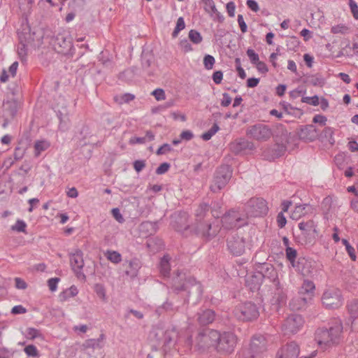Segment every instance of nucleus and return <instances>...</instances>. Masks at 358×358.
Segmentation results:
<instances>
[{"instance_id": "20", "label": "nucleus", "mask_w": 358, "mask_h": 358, "mask_svg": "<svg viewBox=\"0 0 358 358\" xmlns=\"http://www.w3.org/2000/svg\"><path fill=\"white\" fill-rule=\"evenodd\" d=\"M213 332H216V330L208 329L198 335L196 337V343L199 348H206L210 346L215 347V342L210 338Z\"/></svg>"}, {"instance_id": "24", "label": "nucleus", "mask_w": 358, "mask_h": 358, "mask_svg": "<svg viewBox=\"0 0 358 358\" xmlns=\"http://www.w3.org/2000/svg\"><path fill=\"white\" fill-rule=\"evenodd\" d=\"M157 230V224L149 221L142 222L139 226V231L141 236L148 237L155 233Z\"/></svg>"}, {"instance_id": "50", "label": "nucleus", "mask_w": 358, "mask_h": 358, "mask_svg": "<svg viewBox=\"0 0 358 358\" xmlns=\"http://www.w3.org/2000/svg\"><path fill=\"white\" fill-rule=\"evenodd\" d=\"M157 101H163L166 99V95L164 90L158 88L155 90L151 93Z\"/></svg>"}, {"instance_id": "41", "label": "nucleus", "mask_w": 358, "mask_h": 358, "mask_svg": "<svg viewBox=\"0 0 358 358\" xmlns=\"http://www.w3.org/2000/svg\"><path fill=\"white\" fill-rule=\"evenodd\" d=\"M188 36L189 40L194 44H199L203 40L201 34L194 29H191L189 31Z\"/></svg>"}, {"instance_id": "35", "label": "nucleus", "mask_w": 358, "mask_h": 358, "mask_svg": "<svg viewBox=\"0 0 358 358\" xmlns=\"http://www.w3.org/2000/svg\"><path fill=\"white\" fill-rule=\"evenodd\" d=\"M350 317L354 320L358 319V299H352L348 304Z\"/></svg>"}, {"instance_id": "38", "label": "nucleus", "mask_w": 358, "mask_h": 358, "mask_svg": "<svg viewBox=\"0 0 358 358\" xmlns=\"http://www.w3.org/2000/svg\"><path fill=\"white\" fill-rule=\"evenodd\" d=\"M94 291L96 294L97 296L103 301H107L106 291L103 285L101 283H96L94 286Z\"/></svg>"}, {"instance_id": "61", "label": "nucleus", "mask_w": 358, "mask_h": 358, "mask_svg": "<svg viewBox=\"0 0 358 358\" xmlns=\"http://www.w3.org/2000/svg\"><path fill=\"white\" fill-rule=\"evenodd\" d=\"M231 103V98L228 93L222 94V99L221 100V106L227 107Z\"/></svg>"}, {"instance_id": "34", "label": "nucleus", "mask_w": 358, "mask_h": 358, "mask_svg": "<svg viewBox=\"0 0 358 358\" xmlns=\"http://www.w3.org/2000/svg\"><path fill=\"white\" fill-rule=\"evenodd\" d=\"M209 211V206L207 203H201L196 210L195 215L196 220L201 222Z\"/></svg>"}, {"instance_id": "57", "label": "nucleus", "mask_w": 358, "mask_h": 358, "mask_svg": "<svg viewBox=\"0 0 358 358\" xmlns=\"http://www.w3.org/2000/svg\"><path fill=\"white\" fill-rule=\"evenodd\" d=\"M255 66L257 69V71L261 73H266L268 71V68H267V66L266 64L264 62H262V61H259L258 62H257L255 64Z\"/></svg>"}, {"instance_id": "1", "label": "nucleus", "mask_w": 358, "mask_h": 358, "mask_svg": "<svg viewBox=\"0 0 358 358\" xmlns=\"http://www.w3.org/2000/svg\"><path fill=\"white\" fill-rule=\"evenodd\" d=\"M343 327L341 320L334 319L329 323L328 327L318 329L315 334V340L323 350H327L338 345L343 339Z\"/></svg>"}, {"instance_id": "27", "label": "nucleus", "mask_w": 358, "mask_h": 358, "mask_svg": "<svg viewBox=\"0 0 358 358\" xmlns=\"http://www.w3.org/2000/svg\"><path fill=\"white\" fill-rule=\"evenodd\" d=\"M254 148V145L252 143L249 142L248 141L242 138L236 141L231 145V149L235 152H239L243 150L250 149L252 150Z\"/></svg>"}, {"instance_id": "29", "label": "nucleus", "mask_w": 358, "mask_h": 358, "mask_svg": "<svg viewBox=\"0 0 358 358\" xmlns=\"http://www.w3.org/2000/svg\"><path fill=\"white\" fill-rule=\"evenodd\" d=\"M147 247L152 252H156L163 248V241L159 238H150L146 242Z\"/></svg>"}, {"instance_id": "28", "label": "nucleus", "mask_w": 358, "mask_h": 358, "mask_svg": "<svg viewBox=\"0 0 358 358\" xmlns=\"http://www.w3.org/2000/svg\"><path fill=\"white\" fill-rule=\"evenodd\" d=\"M310 208L311 206L309 204L296 205L294 210L291 213L290 217L292 220H299L301 216L305 215L308 210Z\"/></svg>"}, {"instance_id": "23", "label": "nucleus", "mask_w": 358, "mask_h": 358, "mask_svg": "<svg viewBox=\"0 0 358 358\" xmlns=\"http://www.w3.org/2000/svg\"><path fill=\"white\" fill-rule=\"evenodd\" d=\"M105 336L101 334L98 338H90L86 340L83 346L85 349L100 350L104 345Z\"/></svg>"}, {"instance_id": "54", "label": "nucleus", "mask_w": 358, "mask_h": 358, "mask_svg": "<svg viewBox=\"0 0 358 358\" xmlns=\"http://www.w3.org/2000/svg\"><path fill=\"white\" fill-rule=\"evenodd\" d=\"M169 168L170 164L167 162H164L157 167L156 169V173L158 175L164 174L169 171Z\"/></svg>"}, {"instance_id": "59", "label": "nucleus", "mask_w": 358, "mask_h": 358, "mask_svg": "<svg viewBox=\"0 0 358 358\" xmlns=\"http://www.w3.org/2000/svg\"><path fill=\"white\" fill-rule=\"evenodd\" d=\"M213 80L215 84H220L223 78V73L221 71H217L213 73L212 76Z\"/></svg>"}, {"instance_id": "42", "label": "nucleus", "mask_w": 358, "mask_h": 358, "mask_svg": "<svg viewBox=\"0 0 358 358\" xmlns=\"http://www.w3.org/2000/svg\"><path fill=\"white\" fill-rule=\"evenodd\" d=\"M185 27V23L184 18L182 17H180L177 20L176 26L173 31L172 36L173 38L178 36V34L180 31L183 30Z\"/></svg>"}, {"instance_id": "49", "label": "nucleus", "mask_w": 358, "mask_h": 358, "mask_svg": "<svg viewBox=\"0 0 358 358\" xmlns=\"http://www.w3.org/2000/svg\"><path fill=\"white\" fill-rule=\"evenodd\" d=\"M173 150V148L170 144L164 143L160 146L157 150L156 153L157 155H162L167 154Z\"/></svg>"}, {"instance_id": "46", "label": "nucleus", "mask_w": 358, "mask_h": 358, "mask_svg": "<svg viewBox=\"0 0 358 358\" xmlns=\"http://www.w3.org/2000/svg\"><path fill=\"white\" fill-rule=\"evenodd\" d=\"M301 101L303 103L316 106L319 105V97L317 95L313 96H303L301 99Z\"/></svg>"}, {"instance_id": "43", "label": "nucleus", "mask_w": 358, "mask_h": 358, "mask_svg": "<svg viewBox=\"0 0 358 358\" xmlns=\"http://www.w3.org/2000/svg\"><path fill=\"white\" fill-rule=\"evenodd\" d=\"M27 224L22 220H17L14 225L11 227L13 231L17 232H25Z\"/></svg>"}, {"instance_id": "56", "label": "nucleus", "mask_w": 358, "mask_h": 358, "mask_svg": "<svg viewBox=\"0 0 358 358\" xmlns=\"http://www.w3.org/2000/svg\"><path fill=\"white\" fill-rule=\"evenodd\" d=\"M237 21H238V25L240 27V29H241L242 33L247 32L248 27L244 20L243 16L242 15H238Z\"/></svg>"}, {"instance_id": "62", "label": "nucleus", "mask_w": 358, "mask_h": 358, "mask_svg": "<svg viewBox=\"0 0 358 358\" xmlns=\"http://www.w3.org/2000/svg\"><path fill=\"white\" fill-rule=\"evenodd\" d=\"M313 121L315 123H319L320 124L324 126L326 124L327 118L322 115H316L314 116Z\"/></svg>"}, {"instance_id": "21", "label": "nucleus", "mask_w": 358, "mask_h": 358, "mask_svg": "<svg viewBox=\"0 0 358 358\" xmlns=\"http://www.w3.org/2000/svg\"><path fill=\"white\" fill-rule=\"evenodd\" d=\"M301 139L313 141L318 137V131L313 124L303 126L299 133Z\"/></svg>"}, {"instance_id": "33", "label": "nucleus", "mask_w": 358, "mask_h": 358, "mask_svg": "<svg viewBox=\"0 0 358 358\" xmlns=\"http://www.w3.org/2000/svg\"><path fill=\"white\" fill-rule=\"evenodd\" d=\"M201 1L203 4V8L205 11L208 14L210 15H213V14H217V15H220V13L217 12L213 0H201Z\"/></svg>"}, {"instance_id": "48", "label": "nucleus", "mask_w": 358, "mask_h": 358, "mask_svg": "<svg viewBox=\"0 0 358 358\" xmlns=\"http://www.w3.org/2000/svg\"><path fill=\"white\" fill-rule=\"evenodd\" d=\"M348 28L344 24H337L331 27V32L333 34H345L348 32Z\"/></svg>"}, {"instance_id": "4", "label": "nucleus", "mask_w": 358, "mask_h": 358, "mask_svg": "<svg viewBox=\"0 0 358 358\" xmlns=\"http://www.w3.org/2000/svg\"><path fill=\"white\" fill-rule=\"evenodd\" d=\"M315 286L313 281L305 280L299 291L298 296L289 302L290 308L294 310L305 308L314 296Z\"/></svg>"}, {"instance_id": "7", "label": "nucleus", "mask_w": 358, "mask_h": 358, "mask_svg": "<svg viewBox=\"0 0 358 358\" xmlns=\"http://www.w3.org/2000/svg\"><path fill=\"white\" fill-rule=\"evenodd\" d=\"M232 176V171L230 166L223 165L219 167L214 176V179L210 185V189L213 192H217L223 189L230 180Z\"/></svg>"}, {"instance_id": "3", "label": "nucleus", "mask_w": 358, "mask_h": 358, "mask_svg": "<svg viewBox=\"0 0 358 358\" xmlns=\"http://www.w3.org/2000/svg\"><path fill=\"white\" fill-rule=\"evenodd\" d=\"M173 288L176 291H185L188 296L194 294L196 299L201 296L203 288L199 282H197L192 277H186L185 273L180 272L177 276L173 279Z\"/></svg>"}, {"instance_id": "26", "label": "nucleus", "mask_w": 358, "mask_h": 358, "mask_svg": "<svg viewBox=\"0 0 358 358\" xmlns=\"http://www.w3.org/2000/svg\"><path fill=\"white\" fill-rule=\"evenodd\" d=\"M197 316V320L201 324H207L215 320V314L212 310L206 309L198 313Z\"/></svg>"}, {"instance_id": "19", "label": "nucleus", "mask_w": 358, "mask_h": 358, "mask_svg": "<svg viewBox=\"0 0 358 358\" xmlns=\"http://www.w3.org/2000/svg\"><path fill=\"white\" fill-rule=\"evenodd\" d=\"M266 338L264 336L255 335L251 340L248 351L262 355L266 350Z\"/></svg>"}, {"instance_id": "40", "label": "nucleus", "mask_w": 358, "mask_h": 358, "mask_svg": "<svg viewBox=\"0 0 358 358\" xmlns=\"http://www.w3.org/2000/svg\"><path fill=\"white\" fill-rule=\"evenodd\" d=\"M220 129L217 124L215 123L213 127L206 132L203 133L201 138L203 141H209Z\"/></svg>"}, {"instance_id": "2", "label": "nucleus", "mask_w": 358, "mask_h": 358, "mask_svg": "<svg viewBox=\"0 0 358 358\" xmlns=\"http://www.w3.org/2000/svg\"><path fill=\"white\" fill-rule=\"evenodd\" d=\"M278 133L273 132L269 125L264 123H256L248 127L246 129V135L249 138L259 142L268 141L271 137L284 139L287 136V131L284 125L278 124L275 126Z\"/></svg>"}, {"instance_id": "31", "label": "nucleus", "mask_w": 358, "mask_h": 358, "mask_svg": "<svg viewBox=\"0 0 358 358\" xmlns=\"http://www.w3.org/2000/svg\"><path fill=\"white\" fill-rule=\"evenodd\" d=\"M25 336L30 340H34L35 338H41L43 339L44 336L40 329L34 328V327H28L25 331Z\"/></svg>"}, {"instance_id": "44", "label": "nucleus", "mask_w": 358, "mask_h": 358, "mask_svg": "<svg viewBox=\"0 0 358 358\" xmlns=\"http://www.w3.org/2000/svg\"><path fill=\"white\" fill-rule=\"evenodd\" d=\"M215 58L210 55H206L203 58V65L206 69L210 70L213 68L215 64Z\"/></svg>"}, {"instance_id": "36", "label": "nucleus", "mask_w": 358, "mask_h": 358, "mask_svg": "<svg viewBox=\"0 0 358 358\" xmlns=\"http://www.w3.org/2000/svg\"><path fill=\"white\" fill-rule=\"evenodd\" d=\"M105 256L109 261L114 264H118L122 261L121 254L115 250H107L105 252Z\"/></svg>"}, {"instance_id": "45", "label": "nucleus", "mask_w": 358, "mask_h": 358, "mask_svg": "<svg viewBox=\"0 0 358 358\" xmlns=\"http://www.w3.org/2000/svg\"><path fill=\"white\" fill-rule=\"evenodd\" d=\"M24 352L28 357H38V352L36 346L34 345H29L24 349Z\"/></svg>"}, {"instance_id": "58", "label": "nucleus", "mask_w": 358, "mask_h": 358, "mask_svg": "<svg viewBox=\"0 0 358 358\" xmlns=\"http://www.w3.org/2000/svg\"><path fill=\"white\" fill-rule=\"evenodd\" d=\"M180 137L182 140L189 141L193 138L194 134L190 130H185L181 132Z\"/></svg>"}, {"instance_id": "9", "label": "nucleus", "mask_w": 358, "mask_h": 358, "mask_svg": "<svg viewBox=\"0 0 358 358\" xmlns=\"http://www.w3.org/2000/svg\"><path fill=\"white\" fill-rule=\"evenodd\" d=\"M268 208L266 200L255 197L250 199L245 204V211L248 216L260 217L267 213Z\"/></svg>"}, {"instance_id": "22", "label": "nucleus", "mask_w": 358, "mask_h": 358, "mask_svg": "<svg viewBox=\"0 0 358 358\" xmlns=\"http://www.w3.org/2000/svg\"><path fill=\"white\" fill-rule=\"evenodd\" d=\"M125 266V273L131 278H136L141 268V263L137 259L126 261L123 264Z\"/></svg>"}, {"instance_id": "55", "label": "nucleus", "mask_w": 358, "mask_h": 358, "mask_svg": "<svg viewBox=\"0 0 358 358\" xmlns=\"http://www.w3.org/2000/svg\"><path fill=\"white\" fill-rule=\"evenodd\" d=\"M277 223H278V226L280 228H283L285 226V224L287 223V220H286V217L284 215L283 212H280L278 214V215H277Z\"/></svg>"}, {"instance_id": "17", "label": "nucleus", "mask_w": 358, "mask_h": 358, "mask_svg": "<svg viewBox=\"0 0 358 358\" xmlns=\"http://www.w3.org/2000/svg\"><path fill=\"white\" fill-rule=\"evenodd\" d=\"M299 348L294 342L282 346L277 353L278 358H299Z\"/></svg>"}, {"instance_id": "15", "label": "nucleus", "mask_w": 358, "mask_h": 358, "mask_svg": "<svg viewBox=\"0 0 358 358\" xmlns=\"http://www.w3.org/2000/svg\"><path fill=\"white\" fill-rule=\"evenodd\" d=\"M259 269L262 278L268 279L276 287L279 285L278 272L272 264L263 263L259 266Z\"/></svg>"}, {"instance_id": "25", "label": "nucleus", "mask_w": 358, "mask_h": 358, "mask_svg": "<svg viewBox=\"0 0 358 358\" xmlns=\"http://www.w3.org/2000/svg\"><path fill=\"white\" fill-rule=\"evenodd\" d=\"M299 228L306 235L310 236L317 234V224L312 220L307 222H301L299 223Z\"/></svg>"}, {"instance_id": "63", "label": "nucleus", "mask_w": 358, "mask_h": 358, "mask_svg": "<svg viewBox=\"0 0 358 358\" xmlns=\"http://www.w3.org/2000/svg\"><path fill=\"white\" fill-rule=\"evenodd\" d=\"M13 355V352L11 350L6 348H0V358H11Z\"/></svg>"}, {"instance_id": "8", "label": "nucleus", "mask_w": 358, "mask_h": 358, "mask_svg": "<svg viewBox=\"0 0 358 358\" xmlns=\"http://www.w3.org/2000/svg\"><path fill=\"white\" fill-rule=\"evenodd\" d=\"M322 305L328 309H336L343 303V299L340 289L331 287L325 289L322 294Z\"/></svg>"}, {"instance_id": "12", "label": "nucleus", "mask_w": 358, "mask_h": 358, "mask_svg": "<svg viewBox=\"0 0 358 358\" xmlns=\"http://www.w3.org/2000/svg\"><path fill=\"white\" fill-rule=\"evenodd\" d=\"M222 227L226 229L241 227L246 224L244 218H242L238 212L230 210L226 213L221 220Z\"/></svg>"}, {"instance_id": "11", "label": "nucleus", "mask_w": 358, "mask_h": 358, "mask_svg": "<svg viewBox=\"0 0 358 358\" xmlns=\"http://www.w3.org/2000/svg\"><path fill=\"white\" fill-rule=\"evenodd\" d=\"M70 264L76 276L82 281L86 280V275L83 271L84 266L83 253L80 249L75 250L70 254Z\"/></svg>"}, {"instance_id": "53", "label": "nucleus", "mask_w": 358, "mask_h": 358, "mask_svg": "<svg viewBox=\"0 0 358 358\" xmlns=\"http://www.w3.org/2000/svg\"><path fill=\"white\" fill-rule=\"evenodd\" d=\"M349 6L353 17L358 20V6L354 0H349Z\"/></svg>"}, {"instance_id": "64", "label": "nucleus", "mask_w": 358, "mask_h": 358, "mask_svg": "<svg viewBox=\"0 0 358 358\" xmlns=\"http://www.w3.org/2000/svg\"><path fill=\"white\" fill-rule=\"evenodd\" d=\"M15 287L19 289H24L27 287L26 282L20 278H15Z\"/></svg>"}, {"instance_id": "37", "label": "nucleus", "mask_w": 358, "mask_h": 358, "mask_svg": "<svg viewBox=\"0 0 358 358\" xmlns=\"http://www.w3.org/2000/svg\"><path fill=\"white\" fill-rule=\"evenodd\" d=\"M177 336L178 334L174 328H172L171 329H167L164 335V343L166 345L171 344L176 341Z\"/></svg>"}, {"instance_id": "52", "label": "nucleus", "mask_w": 358, "mask_h": 358, "mask_svg": "<svg viewBox=\"0 0 358 358\" xmlns=\"http://www.w3.org/2000/svg\"><path fill=\"white\" fill-rule=\"evenodd\" d=\"M60 279L59 278H52L48 280V285L51 292H55L57 289V284Z\"/></svg>"}, {"instance_id": "39", "label": "nucleus", "mask_w": 358, "mask_h": 358, "mask_svg": "<svg viewBox=\"0 0 358 358\" xmlns=\"http://www.w3.org/2000/svg\"><path fill=\"white\" fill-rule=\"evenodd\" d=\"M285 255L287 259L290 262L292 267L296 266V259L297 256L296 250L293 248H285Z\"/></svg>"}, {"instance_id": "14", "label": "nucleus", "mask_w": 358, "mask_h": 358, "mask_svg": "<svg viewBox=\"0 0 358 358\" xmlns=\"http://www.w3.org/2000/svg\"><path fill=\"white\" fill-rule=\"evenodd\" d=\"M227 247L232 255L240 256L245 252V240L236 234L233 235L227 240Z\"/></svg>"}, {"instance_id": "10", "label": "nucleus", "mask_w": 358, "mask_h": 358, "mask_svg": "<svg viewBox=\"0 0 358 358\" xmlns=\"http://www.w3.org/2000/svg\"><path fill=\"white\" fill-rule=\"evenodd\" d=\"M54 46L57 51L64 55L73 54L72 38L67 31L58 33L54 39Z\"/></svg>"}, {"instance_id": "60", "label": "nucleus", "mask_w": 358, "mask_h": 358, "mask_svg": "<svg viewBox=\"0 0 358 358\" xmlns=\"http://www.w3.org/2000/svg\"><path fill=\"white\" fill-rule=\"evenodd\" d=\"M247 6L253 12H257L259 10V5L255 0H247Z\"/></svg>"}, {"instance_id": "6", "label": "nucleus", "mask_w": 358, "mask_h": 358, "mask_svg": "<svg viewBox=\"0 0 358 358\" xmlns=\"http://www.w3.org/2000/svg\"><path fill=\"white\" fill-rule=\"evenodd\" d=\"M235 317L242 321H251L259 315V308L250 301L238 304L234 310Z\"/></svg>"}, {"instance_id": "47", "label": "nucleus", "mask_w": 358, "mask_h": 358, "mask_svg": "<svg viewBox=\"0 0 358 358\" xmlns=\"http://www.w3.org/2000/svg\"><path fill=\"white\" fill-rule=\"evenodd\" d=\"M246 53H247L248 57H249L250 62L252 64L255 65L257 62H258L259 61V55L257 53H256L255 52L254 50H252L251 48H248L247 50Z\"/></svg>"}, {"instance_id": "30", "label": "nucleus", "mask_w": 358, "mask_h": 358, "mask_svg": "<svg viewBox=\"0 0 358 358\" xmlns=\"http://www.w3.org/2000/svg\"><path fill=\"white\" fill-rule=\"evenodd\" d=\"M50 144L47 140H38L34 143V155L38 157L41 153L46 150Z\"/></svg>"}, {"instance_id": "18", "label": "nucleus", "mask_w": 358, "mask_h": 358, "mask_svg": "<svg viewBox=\"0 0 358 358\" xmlns=\"http://www.w3.org/2000/svg\"><path fill=\"white\" fill-rule=\"evenodd\" d=\"M221 229L218 224L200 222L197 227L198 233L207 239L215 236Z\"/></svg>"}, {"instance_id": "13", "label": "nucleus", "mask_w": 358, "mask_h": 358, "mask_svg": "<svg viewBox=\"0 0 358 358\" xmlns=\"http://www.w3.org/2000/svg\"><path fill=\"white\" fill-rule=\"evenodd\" d=\"M303 323L304 320L301 315L292 314L285 320L282 330L285 334H295L303 327Z\"/></svg>"}, {"instance_id": "5", "label": "nucleus", "mask_w": 358, "mask_h": 358, "mask_svg": "<svg viewBox=\"0 0 358 358\" xmlns=\"http://www.w3.org/2000/svg\"><path fill=\"white\" fill-rule=\"evenodd\" d=\"M211 339L215 342V348L218 352L230 353L234 351L236 345L237 339L236 335L230 331L222 333L216 331L213 332Z\"/></svg>"}, {"instance_id": "32", "label": "nucleus", "mask_w": 358, "mask_h": 358, "mask_svg": "<svg viewBox=\"0 0 358 358\" xmlns=\"http://www.w3.org/2000/svg\"><path fill=\"white\" fill-rule=\"evenodd\" d=\"M169 261H170V257L168 255H164L161 259V261H160V264H159L160 272L164 276L169 275V273L170 272Z\"/></svg>"}, {"instance_id": "51", "label": "nucleus", "mask_w": 358, "mask_h": 358, "mask_svg": "<svg viewBox=\"0 0 358 358\" xmlns=\"http://www.w3.org/2000/svg\"><path fill=\"white\" fill-rule=\"evenodd\" d=\"M179 45L180 48L185 52H191L193 50L192 45L189 43L187 39L185 38L180 41Z\"/></svg>"}, {"instance_id": "16", "label": "nucleus", "mask_w": 358, "mask_h": 358, "mask_svg": "<svg viewBox=\"0 0 358 358\" xmlns=\"http://www.w3.org/2000/svg\"><path fill=\"white\" fill-rule=\"evenodd\" d=\"M287 148L282 143H275L267 148L263 151V157L269 161H272L282 156L286 152Z\"/></svg>"}]
</instances>
